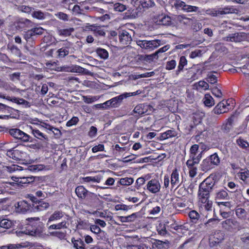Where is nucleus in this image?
I'll return each instance as SVG.
<instances>
[{
  "mask_svg": "<svg viewBox=\"0 0 249 249\" xmlns=\"http://www.w3.org/2000/svg\"><path fill=\"white\" fill-rule=\"evenodd\" d=\"M216 175L211 174L204 180L199 185L198 192V198L210 197V193L213 189L215 184Z\"/></svg>",
  "mask_w": 249,
  "mask_h": 249,
  "instance_id": "f257e3e1",
  "label": "nucleus"
},
{
  "mask_svg": "<svg viewBox=\"0 0 249 249\" xmlns=\"http://www.w3.org/2000/svg\"><path fill=\"white\" fill-rule=\"evenodd\" d=\"M141 91L140 90H137L136 92H125L118 96L115 97L111 99L112 101V107L116 108L119 107L124 98H126L131 96H135L140 94Z\"/></svg>",
  "mask_w": 249,
  "mask_h": 249,
  "instance_id": "f03ea898",
  "label": "nucleus"
},
{
  "mask_svg": "<svg viewBox=\"0 0 249 249\" xmlns=\"http://www.w3.org/2000/svg\"><path fill=\"white\" fill-rule=\"evenodd\" d=\"M34 178L33 177L22 178L20 179H18L16 181L17 182H9V184L12 186L16 189L19 188L23 186V184H29L31 182H33Z\"/></svg>",
  "mask_w": 249,
  "mask_h": 249,
  "instance_id": "7ed1b4c3",
  "label": "nucleus"
},
{
  "mask_svg": "<svg viewBox=\"0 0 249 249\" xmlns=\"http://www.w3.org/2000/svg\"><path fill=\"white\" fill-rule=\"evenodd\" d=\"M0 97L18 105H22L24 107H29L31 106V104L28 101L23 98H17L16 97L5 96L4 95L0 96Z\"/></svg>",
  "mask_w": 249,
  "mask_h": 249,
  "instance_id": "20e7f679",
  "label": "nucleus"
},
{
  "mask_svg": "<svg viewBox=\"0 0 249 249\" xmlns=\"http://www.w3.org/2000/svg\"><path fill=\"white\" fill-rule=\"evenodd\" d=\"M147 189L151 193L156 194L160 189L159 181L156 179H152L148 181L147 184Z\"/></svg>",
  "mask_w": 249,
  "mask_h": 249,
  "instance_id": "39448f33",
  "label": "nucleus"
},
{
  "mask_svg": "<svg viewBox=\"0 0 249 249\" xmlns=\"http://www.w3.org/2000/svg\"><path fill=\"white\" fill-rule=\"evenodd\" d=\"M119 36L120 42L124 45H127L129 44L132 41L130 34L126 30L120 31Z\"/></svg>",
  "mask_w": 249,
  "mask_h": 249,
  "instance_id": "423d86ee",
  "label": "nucleus"
},
{
  "mask_svg": "<svg viewBox=\"0 0 249 249\" xmlns=\"http://www.w3.org/2000/svg\"><path fill=\"white\" fill-rule=\"evenodd\" d=\"M15 207L17 211L22 213H25L31 211V206L26 201L22 200L18 202Z\"/></svg>",
  "mask_w": 249,
  "mask_h": 249,
  "instance_id": "0eeeda50",
  "label": "nucleus"
},
{
  "mask_svg": "<svg viewBox=\"0 0 249 249\" xmlns=\"http://www.w3.org/2000/svg\"><path fill=\"white\" fill-rule=\"evenodd\" d=\"M199 207L202 209H204L207 211H211L212 210L213 202L209 199V197L205 198H198Z\"/></svg>",
  "mask_w": 249,
  "mask_h": 249,
  "instance_id": "6e6552de",
  "label": "nucleus"
},
{
  "mask_svg": "<svg viewBox=\"0 0 249 249\" xmlns=\"http://www.w3.org/2000/svg\"><path fill=\"white\" fill-rule=\"evenodd\" d=\"M227 105L228 104L227 101L224 100L220 102L213 108V111L214 114H220L226 112L228 110L227 108Z\"/></svg>",
  "mask_w": 249,
  "mask_h": 249,
  "instance_id": "1a4fd4ad",
  "label": "nucleus"
},
{
  "mask_svg": "<svg viewBox=\"0 0 249 249\" xmlns=\"http://www.w3.org/2000/svg\"><path fill=\"white\" fill-rule=\"evenodd\" d=\"M229 199L230 196L225 190H221L216 193L215 195L214 200L216 203H217V202L229 200Z\"/></svg>",
  "mask_w": 249,
  "mask_h": 249,
  "instance_id": "9d476101",
  "label": "nucleus"
},
{
  "mask_svg": "<svg viewBox=\"0 0 249 249\" xmlns=\"http://www.w3.org/2000/svg\"><path fill=\"white\" fill-rule=\"evenodd\" d=\"M180 184V180H179V174L178 170L175 169L171 174V184L172 188H177Z\"/></svg>",
  "mask_w": 249,
  "mask_h": 249,
  "instance_id": "9b49d317",
  "label": "nucleus"
},
{
  "mask_svg": "<svg viewBox=\"0 0 249 249\" xmlns=\"http://www.w3.org/2000/svg\"><path fill=\"white\" fill-rule=\"evenodd\" d=\"M75 192L77 196L82 199H85L89 194V192L83 186L77 187Z\"/></svg>",
  "mask_w": 249,
  "mask_h": 249,
  "instance_id": "f8f14e48",
  "label": "nucleus"
},
{
  "mask_svg": "<svg viewBox=\"0 0 249 249\" xmlns=\"http://www.w3.org/2000/svg\"><path fill=\"white\" fill-rule=\"evenodd\" d=\"M237 224V221L231 218L227 219L221 223L222 227L228 230L233 228Z\"/></svg>",
  "mask_w": 249,
  "mask_h": 249,
  "instance_id": "ddd939ff",
  "label": "nucleus"
},
{
  "mask_svg": "<svg viewBox=\"0 0 249 249\" xmlns=\"http://www.w3.org/2000/svg\"><path fill=\"white\" fill-rule=\"evenodd\" d=\"M235 214L240 219L245 220L248 219V213L246 210L240 207H237L235 209Z\"/></svg>",
  "mask_w": 249,
  "mask_h": 249,
  "instance_id": "4468645a",
  "label": "nucleus"
},
{
  "mask_svg": "<svg viewBox=\"0 0 249 249\" xmlns=\"http://www.w3.org/2000/svg\"><path fill=\"white\" fill-rule=\"evenodd\" d=\"M233 122V116H232L229 118L226 122L223 124L221 129L224 132L228 133L231 129Z\"/></svg>",
  "mask_w": 249,
  "mask_h": 249,
  "instance_id": "2eb2a0df",
  "label": "nucleus"
},
{
  "mask_svg": "<svg viewBox=\"0 0 249 249\" xmlns=\"http://www.w3.org/2000/svg\"><path fill=\"white\" fill-rule=\"evenodd\" d=\"M49 206L48 203L39 200L37 205H33L32 208L34 211H42L48 208Z\"/></svg>",
  "mask_w": 249,
  "mask_h": 249,
  "instance_id": "dca6fc26",
  "label": "nucleus"
},
{
  "mask_svg": "<svg viewBox=\"0 0 249 249\" xmlns=\"http://www.w3.org/2000/svg\"><path fill=\"white\" fill-rule=\"evenodd\" d=\"M6 155L14 160H19L20 152L18 150L15 149V148H13L7 151Z\"/></svg>",
  "mask_w": 249,
  "mask_h": 249,
  "instance_id": "f3484780",
  "label": "nucleus"
},
{
  "mask_svg": "<svg viewBox=\"0 0 249 249\" xmlns=\"http://www.w3.org/2000/svg\"><path fill=\"white\" fill-rule=\"evenodd\" d=\"M187 64V60L184 56H182L179 58V64L178 69L176 71L175 74L178 75L183 70V68Z\"/></svg>",
  "mask_w": 249,
  "mask_h": 249,
  "instance_id": "a211bd4d",
  "label": "nucleus"
},
{
  "mask_svg": "<svg viewBox=\"0 0 249 249\" xmlns=\"http://www.w3.org/2000/svg\"><path fill=\"white\" fill-rule=\"evenodd\" d=\"M200 168L201 171L206 172L213 168V165L208 158L204 159L200 164Z\"/></svg>",
  "mask_w": 249,
  "mask_h": 249,
  "instance_id": "6ab92c4d",
  "label": "nucleus"
},
{
  "mask_svg": "<svg viewBox=\"0 0 249 249\" xmlns=\"http://www.w3.org/2000/svg\"><path fill=\"white\" fill-rule=\"evenodd\" d=\"M157 22L158 24L164 26H169L172 24L170 17L165 15L161 16V17L159 18Z\"/></svg>",
  "mask_w": 249,
  "mask_h": 249,
  "instance_id": "aec40b11",
  "label": "nucleus"
},
{
  "mask_svg": "<svg viewBox=\"0 0 249 249\" xmlns=\"http://www.w3.org/2000/svg\"><path fill=\"white\" fill-rule=\"evenodd\" d=\"M137 213H133L131 215H129L127 216H118V218L120 219L121 222L124 223V222H133L135 221L136 218H137Z\"/></svg>",
  "mask_w": 249,
  "mask_h": 249,
  "instance_id": "412c9836",
  "label": "nucleus"
},
{
  "mask_svg": "<svg viewBox=\"0 0 249 249\" xmlns=\"http://www.w3.org/2000/svg\"><path fill=\"white\" fill-rule=\"evenodd\" d=\"M227 41L240 42L242 40V36L239 33H234L229 35L226 37Z\"/></svg>",
  "mask_w": 249,
  "mask_h": 249,
  "instance_id": "4be33fe9",
  "label": "nucleus"
},
{
  "mask_svg": "<svg viewBox=\"0 0 249 249\" xmlns=\"http://www.w3.org/2000/svg\"><path fill=\"white\" fill-rule=\"evenodd\" d=\"M71 242L73 244L74 247L76 249H85V244L81 238L75 239L74 238H72L71 239Z\"/></svg>",
  "mask_w": 249,
  "mask_h": 249,
  "instance_id": "5701e85b",
  "label": "nucleus"
},
{
  "mask_svg": "<svg viewBox=\"0 0 249 249\" xmlns=\"http://www.w3.org/2000/svg\"><path fill=\"white\" fill-rule=\"evenodd\" d=\"M63 216L64 213L62 211H56L50 216L48 222L59 220Z\"/></svg>",
  "mask_w": 249,
  "mask_h": 249,
  "instance_id": "b1692460",
  "label": "nucleus"
},
{
  "mask_svg": "<svg viewBox=\"0 0 249 249\" xmlns=\"http://www.w3.org/2000/svg\"><path fill=\"white\" fill-rule=\"evenodd\" d=\"M161 41L159 39L147 41V49H154L159 47Z\"/></svg>",
  "mask_w": 249,
  "mask_h": 249,
  "instance_id": "393cba45",
  "label": "nucleus"
},
{
  "mask_svg": "<svg viewBox=\"0 0 249 249\" xmlns=\"http://www.w3.org/2000/svg\"><path fill=\"white\" fill-rule=\"evenodd\" d=\"M18 135L19 136H18V137H17L16 139L23 142H28L30 141V136L23 131L20 130Z\"/></svg>",
  "mask_w": 249,
  "mask_h": 249,
  "instance_id": "a878e982",
  "label": "nucleus"
},
{
  "mask_svg": "<svg viewBox=\"0 0 249 249\" xmlns=\"http://www.w3.org/2000/svg\"><path fill=\"white\" fill-rule=\"evenodd\" d=\"M97 54L101 58L106 59L108 57V53L107 50L104 49L97 48L96 50Z\"/></svg>",
  "mask_w": 249,
  "mask_h": 249,
  "instance_id": "bb28decb",
  "label": "nucleus"
},
{
  "mask_svg": "<svg viewBox=\"0 0 249 249\" xmlns=\"http://www.w3.org/2000/svg\"><path fill=\"white\" fill-rule=\"evenodd\" d=\"M204 99V103L205 106L207 107H212L214 105V100L209 94H205Z\"/></svg>",
  "mask_w": 249,
  "mask_h": 249,
  "instance_id": "cd10ccee",
  "label": "nucleus"
},
{
  "mask_svg": "<svg viewBox=\"0 0 249 249\" xmlns=\"http://www.w3.org/2000/svg\"><path fill=\"white\" fill-rule=\"evenodd\" d=\"M24 38L27 41H30V40H34L36 38V36L32 29L29 30L24 33Z\"/></svg>",
  "mask_w": 249,
  "mask_h": 249,
  "instance_id": "c85d7f7f",
  "label": "nucleus"
},
{
  "mask_svg": "<svg viewBox=\"0 0 249 249\" xmlns=\"http://www.w3.org/2000/svg\"><path fill=\"white\" fill-rule=\"evenodd\" d=\"M67 223V221L64 220V221H62L60 223L57 224H53V225H51L49 227V229L50 230H53V229L59 230V229H61L62 228H67V226L66 225Z\"/></svg>",
  "mask_w": 249,
  "mask_h": 249,
  "instance_id": "c756f323",
  "label": "nucleus"
},
{
  "mask_svg": "<svg viewBox=\"0 0 249 249\" xmlns=\"http://www.w3.org/2000/svg\"><path fill=\"white\" fill-rule=\"evenodd\" d=\"M208 159H209L212 165H218L220 163V159L216 153H214L210 156Z\"/></svg>",
  "mask_w": 249,
  "mask_h": 249,
  "instance_id": "7c9ffc66",
  "label": "nucleus"
},
{
  "mask_svg": "<svg viewBox=\"0 0 249 249\" xmlns=\"http://www.w3.org/2000/svg\"><path fill=\"white\" fill-rule=\"evenodd\" d=\"M13 223L11 221L7 219H3L0 220V227L4 229H9L12 227Z\"/></svg>",
  "mask_w": 249,
  "mask_h": 249,
  "instance_id": "2f4dec72",
  "label": "nucleus"
},
{
  "mask_svg": "<svg viewBox=\"0 0 249 249\" xmlns=\"http://www.w3.org/2000/svg\"><path fill=\"white\" fill-rule=\"evenodd\" d=\"M177 134L174 130H168L161 134V137L163 139H166L169 138L175 137Z\"/></svg>",
  "mask_w": 249,
  "mask_h": 249,
  "instance_id": "473e14b6",
  "label": "nucleus"
},
{
  "mask_svg": "<svg viewBox=\"0 0 249 249\" xmlns=\"http://www.w3.org/2000/svg\"><path fill=\"white\" fill-rule=\"evenodd\" d=\"M32 132L35 137L39 139H42L43 138L44 139L48 141V139L46 135H44L43 133L40 132L38 129H33Z\"/></svg>",
  "mask_w": 249,
  "mask_h": 249,
  "instance_id": "72a5a7b5",
  "label": "nucleus"
},
{
  "mask_svg": "<svg viewBox=\"0 0 249 249\" xmlns=\"http://www.w3.org/2000/svg\"><path fill=\"white\" fill-rule=\"evenodd\" d=\"M199 146L198 144H195L193 145L190 149V158H194L198 152Z\"/></svg>",
  "mask_w": 249,
  "mask_h": 249,
  "instance_id": "f704fd0d",
  "label": "nucleus"
},
{
  "mask_svg": "<svg viewBox=\"0 0 249 249\" xmlns=\"http://www.w3.org/2000/svg\"><path fill=\"white\" fill-rule=\"evenodd\" d=\"M144 106L142 104H140L135 107L133 110V112L136 113H138L139 115L144 114L146 110L144 109Z\"/></svg>",
  "mask_w": 249,
  "mask_h": 249,
  "instance_id": "c9c22d12",
  "label": "nucleus"
},
{
  "mask_svg": "<svg viewBox=\"0 0 249 249\" xmlns=\"http://www.w3.org/2000/svg\"><path fill=\"white\" fill-rule=\"evenodd\" d=\"M74 31L73 28H69L67 29H59L58 30L60 35L64 36H69L71 35V33Z\"/></svg>",
  "mask_w": 249,
  "mask_h": 249,
  "instance_id": "e433bc0d",
  "label": "nucleus"
},
{
  "mask_svg": "<svg viewBox=\"0 0 249 249\" xmlns=\"http://www.w3.org/2000/svg\"><path fill=\"white\" fill-rule=\"evenodd\" d=\"M134 179L132 178H121L119 182L122 185L128 186L133 183Z\"/></svg>",
  "mask_w": 249,
  "mask_h": 249,
  "instance_id": "4c0bfd02",
  "label": "nucleus"
},
{
  "mask_svg": "<svg viewBox=\"0 0 249 249\" xmlns=\"http://www.w3.org/2000/svg\"><path fill=\"white\" fill-rule=\"evenodd\" d=\"M216 204L218 205V206L221 208L222 207H225L228 208L229 210H231V208L232 207V205L231 204V202L229 201V200L217 202V203Z\"/></svg>",
  "mask_w": 249,
  "mask_h": 249,
  "instance_id": "58836bf2",
  "label": "nucleus"
},
{
  "mask_svg": "<svg viewBox=\"0 0 249 249\" xmlns=\"http://www.w3.org/2000/svg\"><path fill=\"white\" fill-rule=\"evenodd\" d=\"M71 72L87 73L88 70L79 66L75 65L71 68Z\"/></svg>",
  "mask_w": 249,
  "mask_h": 249,
  "instance_id": "ea45409f",
  "label": "nucleus"
},
{
  "mask_svg": "<svg viewBox=\"0 0 249 249\" xmlns=\"http://www.w3.org/2000/svg\"><path fill=\"white\" fill-rule=\"evenodd\" d=\"M21 233H24L26 234H29L32 236H37L40 234V231L36 229H34L32 230L29 229H27L24 231H22Z\"/></svg>",
  "mask_w": 249,
  "mask_h": 249,
  "instance_id": "a19ab883",
  "label": "nucleus"
},
{
  "mask_svg": "<svg viewBox=\"0 0 249 249\" xmlns=\"http://www.w3.org/2000/svg\"><path fill=\"white\" fill-rule=\"evenodd\" d=\"M58 56L60 58H63L67 55L69 51L67 48H62L57 50Z\"/></svg>",
  "mask_w": 249,
  "mask_h": 249,
  "instance_id": "79ce46f5",
  "label": "nucleus"
},
{
  "mask_svg": "<svg viewBox=\"0 0 249 249\" xmlns=\"http://www.w3.org/2000/svg\"><path fill=\"white\" fill-rule=\"evenodd\" d=\"M114 9L118 12H123L126 9V6L121 3H116L113 5Z\"/></svg>",
  "mask_w": 249,
  "mask_h": 249,
  "instance_id": "37998d69",
  "label": "nucleus"
},
{
  "mask_svg": "<svg viewBox=\"0 0 249 249\" xmlns=\"http://www.w3.org/2000/svg\"><path fill=\"white\" fill-rule=\"evenodd\" d=\"M177 65V62L175 60L168 61L166 63L165 69L167 70L174 69Z\"/></svg>",
  "mask_w": 249,
  "mask_h": 249,
  "instance_id": "c03bdc74",
  "label": "nucleus"
},
{
  "mask_svg": "<svg viewBox=\"0 0 249 249\" xmlns=\"http://www.w3.org/2000/svg\"><path fill=\"white\" fill-rule=\"evenodd\" d=\"M186 4L184 2L180 0H175L174 5L177 9H180L184 11V9L186 6Z\"/></svg>",
  "mask_w": 249,
  "mask_h": 249,
  "instance_id": "a18cd8bd",
  "label": "nucleus"
},
{
  "mask_svg": "<svg viewBox=\"0 0 249 249\" xmlns=\"http://www.w3.org/2000/svg\"><path fill=\"white\" fill-rule=\"evenodd\" d=\"M140 3L143 8H148L155 5V2H150L149 0H140Z\"/></svg>",
  "mask_w": 249,
  "mask_h": 249,
  "instance_id": "49530a36",
  "label": "nucleus"
},
{
  "mask_svg": "<svg viewBox=\"0 0 249 249\" xmlns=\"http://www.w3.org/2000/svg\"><path fill=\"white\" fill-rule=\"evenodd\" d=\"M190 218L194 222H196L199 218V214L196 211H192L189 213Z\"/></svg>",
  "mask_w": 249,
  "mask_h": 249,
  "instance_id": "de8ad7c7",
  "label": "nucleus"
},
{
  "mask_svg": "<svg viewBox=\"0 0 249 249\" xmlns=\"http://www.w3.org/2000/svg\"><path fill=\"white\" fill-rule=\"evenodd\" d=\"M236 142L239 146L244 149H246L249 147V143L247 141H244L243 139H239L237 140Z\"/></svg>",
  "mask_w": 249,
  "mask_h": 249,
  "instance_id": "09e8293b",
  "label": "nucleus"
},
{
  "mask_svg": "<svg viewBox=\"0 0 249 249\" xmlns=\"http://www.w3.org/2000/svg\"><path fill=\"white\" fill-rule=\"evenodd\" d=\"M84 181L86 182H89L90 181L92 182H97L98 183L100 182V178L97 177H87L84 178H83Z\"/></svg>",
  "mask_w": 249,
  "mask_h": 249,
  "instance_id": "8fccbe9b",
  "label": "nucleus"
},
{
  "mask_svg": "<svg viewBox=\"0 0 249 249\" xmlns=\"http://www.w3.org/2000/svg\"><path fill=\"white\" fill-rule=\"evenodd\" d=\"M207 81L212 84H215L217 82V77L212 74L209 73L207 75Z\"/></svg>",
  "mask_w": 249,
  "mask_h": 249,
  "instance_id": "3c124183",
  "label": "nucleus"
},
{
  "mask_svg": "<svg viewBox=\"0 0 249 249\" xmlns=\"http://www.w3.org/2000/svg\"><path fill=\"white\" fill-rule=\"evenodd\" d=\"M79 121V119L77 117H73L70 120L67 122L66 125L68 127L75 125Z\"/></svg>",
  "mask_w": 249,
  "mask_h": 249,
  "instance_id": "603ef678",
  "label": "nucleus"
},
{
  "mask_svg": "<svg viewBox=\"0 0 249 249\" xmlns=\"http://www.w3.org/2000/svg\"><path fill=\"white\" fill-rule=\"evenodd\" d=\"M199 8L196 6L186 5L184 11L186 12H197Z\"/></svg>",
  "mask_w": 249,
  "mask_h": 249,
  "instance_id": "864d4df0",
  "label": "nucleus"
},
{
  "mask_svg": "<svg viewBox=\"0 0 249 249\" xmlns=\"http://www.w3.org/2000/svg\"><path fill=\"white\" fill-rule=\"evenodd\" d=\"M212 92L213 95L218 98H221L222 96V93L220 89L217 87H214L212 89Z\"/></svg>",
  "mask_w": 249,
  "mask_h": 249,
  "instance_id": "5fc2aeb1",
  "label": "nucleus"
},
{
  "mask_svg": "<svg viewBox=\"0 0 249 249\" xmlns=\"http://www.w3.org/2000/svg\"><path fill=\"white\" fill-rule=\"evenodd\" d=\"M20 129L18 128H12L9 130V134L13 137L14 138L17 139L19 136L18 133Z\"/></svg>",
  "mask_w": 249,
  "mask_h": 249,
  "instance_id": "6e6d98bb",
  "label": "nucleus"
},
{
  "mask_svg": "<svg viewBox=\"0 0 249 249\" xmlns=\"http://www.w3.org/2000/svg\"><path fill=\"white\" fill-rule=\"evenodd\" d=\"M131 207L129 206H127L124 204H118L115 206V210H124L127 211L130 209Z\"/></svg>",
  "mask_w": 249,
  "mask_h": 249,
  "instance_id": "4d7b16f0",
  "label": "nucleus"
},
{
  "mask_svg": "<svg viewBox=\"0 0 249 249\" xmlns=\"http://www.w3.org/2000/svg\"><path fill=\"white\" fill-rule=\"evenodd\" d=\"M240 178L243 181L246 180L249 178V171L247 170L244 172H240Z\"/></svg>",
  "mask_w": 249,
  "mask_h": 249,
  "instance_id": "13d9d810",
  "label": "nucleus"
},
{
  "mask_svg": "<svg viewBox=\"0 0 249 249\" xmlns=\"http://www.w3.org/2000/svg\"><path fill=\"white\" fill-rule=\"evenodd\" d=\"M104 150V145L102 144H99L98 145H96L92 148V151L93 153H96L98 151H103Z\"/></svg>",
  "mask_w": 249,
  "mask_h": 249,
  "instance_id": "bf43d9fd",
  "label": "nucleus"
},
{
  "mask_svg": "<svg viewBox=\"0 0 249 249\" xmlns=\"http://www.w3.org/2000/svg\"><path fill=\"white\" fill-rule=\"evenodd\" d=\"M51 234L53 236L57 237L61 239H64V237H65V234L64 232H60V231L52 232L51 233Z\"/></svg>",
  "mask_w": 249,
  "mask_h": 249,
  "instance_id": "052dcab7",
  "label": "nucleus"
},
{
  "mask_svg": "<svg viewBox=\"0 0 249 249\" xmlns=\"http://www.w3.org/2000/svg\"><path fill=\"white\" fill-rule=\"evenodd\" d=\"M33 17L36 18L37 19H41L44 18V14L41 11H35L32 14Z\"/></svg>",
  "mask_w": 249,
  "mask_h": 249,
  "instance_id": "680f3d73",
  "label": "nucleus"
},
{
  "mask_svg": "<svg viewBox=\"0 0 249 249\" xmlns=\"http://www.w3.org/2000/svg\"><path fill=\"white\" fill-rule=\"evenodd\" d=\"M90 231L95 234H98L100 233L101 231V230L99 228V227L96 225H91L90 227Z\"/></svg>",
  "mask_w": 249,
  "mask_h": 249,
  "instance_id": "e2e57ef3",
  "label": "nucleus"
},
{
  "mask_svg": "<svg viewBox=\"0 0 249 249\" xmlns=\"http://www.w3.org/2000/svg\"><path fill=\"white\" fill-rule=\"evenodd\" d=\"M21 167L18 165L13 164L11 166H6L5 168H6V170L7 171H8L10 173L13 172L15 171L18 170V168Z\"/></svg>",
  "mask_w": 249,
  "mask_h": 249,
  "instance_id": "0e129e2a",
  "label": "nucleus"
},
{
  "mask_svg": "<svg viewBox=\"0 0 249 249\" xmlns=\"http://www.w3.org/2000/svg\"><path fill=\"white\" fill-rule=\"evenodd\" d=\"M97 129L94 126H91L89 132V136L90 137H94L97 134Z\"/></svg>",
  "mask_w": 249,
  "mask_h": 249,
  "instance_id": "69168bd1",
  "label": "nucleus"
},
{
  "mask_svg": "<svg viewBox=\"0 0 249 249\" xmlns=\"http://www.w3.org/2000/svg\"><path fill=\"white\" fill-rule=\"evenodd\" d=\"M137 44L142 48L147 49V41L144 40H139L137 41Z\"/></svg>",
  "mask_w": 249,
  "mask_h": 249,
  "instance_id": "338daca9",
  "label": "nucleus"
},
{
  "mask_svg": "<svg viewBox=\"0 0 249 249\" xmlns=\"http://www.w3.org/2000/svg\"><path fill=\"white\" fill-rule=\"evenodd\" d=\"M201 51L200 50H195V51L191 52V53L190 55V57L192 58H194L196 57L200 56L201 55Z\"/></svg>",
  "mask_w": 249,
  "mask_h": 249,
  "instance_id": "774afa93",
  "label": "nucleus"
}]
</instances>
